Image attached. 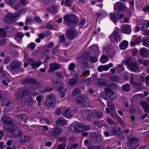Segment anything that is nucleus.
I'll return each instance as SVG.
<instances>
[{
	"instance_id": "f257e3e1",
	"label": "nucleus",
	"mask_w": 149,
	"mask_h": 149,
	"mask_svg": "<svg viewBox=\"0 0 149 149\" xmlns=\"http://www.w3.org/2000/svg\"><path fill=\"white\" fill-rule=\"evenodd\" d=\"M64 21L69 27H75L77 26L79 22L78 17L75 15L67 14L64 17Z\"/></svg>"
},
{
	"instance_id": "f03ea898",
	"label": "nucleus",
	"mask_w": 149,
	"mask_h": 149,
	"mask_svg": "<svg viewBox=\"0 0 149 149\" xmlns=\"http://www.w3.org/2000/svg\"><path fill=\"white\" fill-rule=\"evenodd\" d=\"M56 102L55 95L52 93H49L46 97L45 104L48 107L52 108L54 106Z\"/></svg>"
},
{
	"instance_id": "7ed1b4c3",
	"label": "nucleus",
	"mask_w": 149,
	"mask_h": 149,
	"mask_svg": "<svg viewBox=\"0 0 149 149\" xmlns=\"http://www.w3.org/2000/svg\"><path fill=\"white\" fill-rule=\"evenodd\" d=\"M62 132L61 129L60 127L57 126L47 132V134L49 136L57 137L60 136Z\"/></svg>"
},
{
	"instance_id": "20e7f679",
	"label": "nucleus",
	"mask_w": 149,
	"mask_h": 149,
	"mask_svg": "<svg viewBox=\"0 0 149 149\" xmlns=\"http://www.w3.org/2000/svg\"><path fill=\"white\" fill-rule=\"evenodd\" d=\"M124 14L120 13L114 12L109 14V16L110 19L114 23H116L117 21L122 19Z\"/></svg>"
},
{
	"instance_id": "39448f33",
	"label": "nucleus",
	"mask_w": 149,
	"mask_h": 149,
	"mask_svg": "<svg viewBox=\"0 0 149 149\" xmlns=\"http://www.w3.org/2000/svg\"><path fill=\"white\" fill-rule=\"evenodd\" d=\"M70 130L74 133H78L82 132V125L76 122L69 127Z\"/></svg>"
},
{
	"instance_id": "423d86ee",
	"label": "nucleus",
	"mask_w": 149,
	"mask_h": 149,
	"mask_svg": "<svg viewBox=\"0 0 149 149\" xmlns=\"http://www.w3.org/2000/svg\"><path fill=\"white\" fill-rule=\"evenodd\" d=\"M95 113L94 111H89V112L86 116V119L88 120L91 121L95 124H98L100 123V122L97 120H95L96 117L95 116Z\"/></svg>"
},
{
	"instance_id": "0eeeda50",
	"label": "nucleus",
	"mask_w": 149,
	"mask_h": 149,
	"mask_svg": "<svg viewBox=\"0 0 149 149\" xmlns=\"http://www.w3.org/2000/svg\"><path fill=\"white\" fill-rule=\"evenodd\" d=\"M67 38L70 40H72L76 38L77 36V31L74 29H68L66 31Z\"/></svg>"
},
{
	"instance_id": "6e6552de",
	"label": "nucleus",
	"mask_w": 149,
	"mask_h": 149,
	"mask_svg": "<svg viewBox=\"0 0 149 149\" xmlns=\"http://www.w3.org/2000/svg\"><path fill=\"white\" fill-rule=\"evenodd\" d=\"M21 64V63L19 61H13L10 63L9 66H7L6 68L9 70H15L20 68Z\"/></svg>"
},
{
	"instance_id": "1a4fd4ad",
	"label": "nucleus",
	"mask_w": 149,
	"mask_h": 149,
	"mask_svg": "<svg viewBox=\"0 0 149 149\" xmlns=\"http://www.w3.org/2000/svg\"><path fill=\"white\" fill-rule=\"evenodd\" d=\"M27 94L28 93L26 90L24 88H21L17 93V100L19 99L21 100L22 99H24Z\"/></svg>"
},
{
	"instance_id": "9d476101",
	"label": "nucleus",
	"mask_w": 149,
	"mask_h": 149,
	"mask_svg": "<svg viewBox=\"0 0 149 149\" xmlns=\"http://www.w3.org/2000/svg\"><path fill=\"white\" fill-rule=\"evenodd\" d=\"M109 38L112 41L114 40L118 42L121 40V37L116 30H115L109 36Z\"/></svg>"
},
{
	"instance_id": "9b49d317",
	"label": "nucleus",
	"mask_w": 149,
	"mask_h": 149,
	"mask_svg": "<svg viewBox=\"0 0 149 149\" xmlns=\"http://www.w3.org/2000/svg\"><path fill=\"white\" fill-rule=\"evenodd\" d=\"M128 69L133 72H139V68L136 62H134L127 65Z\"/></svg>"
},
{
	"instance_id": "f8f14e48",
	"label": "nucleus",
	"mask_w": 149,
	"mask_h": 149,
	"mask_svg": "<svg viewBox=\"0 0 149 149\" xmlns=\"http://www.w3.org/2000/svg\"><path fill=\"white\" fill-rule=\"evenodd\" d=\"M95 83L99 86L104 85L109 86H111L110 81L106 79H96L95 80Z\"/></svg>"
},
{
	"instance_id": "ddd939ff",
	"label": "nucleus",
	"mask_w": 149,
	"mask_h": 149,
	"mask_svg": "<svg viewBox=\"0 0 149 149\" xmlns=\"http://www.w3.org/2000/svg\"><path fill=\"white\" fill-rule=\"evenodd\" d=\"M17 17L15 13L8 14L5 17V21L8 23H12L15 21V18Z\"/></svg>"
},
{
	"instance_id": "4468645a",
	"label": "nucleus",
	"mask_w": 149,
	"mask_h": 149,
	"mask_svg": "<svg viewBox=\"0 0 149 149\" xmlns=\"http://www.w3.org/2000/svg\"><path fill=\"white\" fill-rule=\"evenodd\" d=\"M52 83L53 84V86L55 88V89H58L60 91L63 89L64 86L63 83L60 80H58L55 82L54 80H52Z\"/></svg>"
},
{
	"instance_id": "2eb2a0df",
	"label": "nucleus",
	"mask_w": 149,
	"mask_h": 149,
	"mask_svg": "<svg viewBox=\"0 0 149 149\" xmlns=\"http://www.w3.org/2000/svg\"><path fill=\"white\" fill-rule=\"evenodd\" d=\"M1 121L3 124L10 126H11L13 125V123L10 118L6 116H4L2 117Z\"/></svg>"
},
{
	"instance_id": "dca6fc26",
	"label": "nucleus",
	"mask_w": 149,
	"mask_h": 149,
	"mask_svg": "<svg viewBox=\"0 0 149 149\" xmlns=\"http://www.w3.org/2000/svg\"><path fill=\"white\" fill-rule=\"evenodd\" d=\"M139 54L142 58H148L149 57V50L146 48L143 47L139 51Z\"/></svg>"
},
{
	"instance_id": "f3484780",
	"label": "nucleus",
	"mask_w": 149,
	"mask_h": 149,
	"mask_svg": "<svg viewBox=\"0 0 149 149\" xmlns=\"http://www.w3.org/2000/svg\"><path fill=\"white\" fill-rule=\"evenodd\" d=\"M77 100L79 104H81L84 107H85L86 98L84 94H81L77 97Z\"/></svg>"
},
{
	"instance_id": "a211bd4d",
	"label": "nucleus",
	"mask_w": 149,
	"mask_h": 149,
	"mask_svg": "<svg viewBox=\"0 0 149 149\" xmlns=\"http://www.w3.org/2000/svg\"><path fill=\"white\" fill-rule=\"evenodd\" d=\"M28 62L31 66L32 68L35 69L39 66L42 64V62L40 61H38L36 63L35 61L31 58H29Z\"/></svg>"
},
{
	"instance_id": "6ab92c4d",
	"label": "nucleus",
	"mask_w": 149,
	"mask_h": 149,
	"mask_svg": "<svg viewBox=\"0 0 149 149\" xmlns=\"http://www.w3.org/2000/svg\"><path fill=\"white\" fill-rule=\"evenodd\" d=\"M61 67V65L59 63H51L49 66V69L48 71L52 72H54V71L57 70Z\"/></svg>"
},
{
	"instance_id": "aec40b11",
	"label": "nucleus",
	"mask_w": 149,
	"mask_h": 149,
	"mask_svg": "<svg viewBox=\"0 0 149 149\" xmlns=\"http://www.w3.org/2000/svg\"><path fill=\"white\" fill-rule=\"evenodd\" d=\"M22 83L24 84H33L34 85H38V82L36 80L31 78H26L23 80Z\"/></svg>"
},
{
	"instance_id": "412c9836",
	"label": "nucleus",
	"mask_w": 149,
	"mask_h": 149,
	"mask_svg": "<svg viewBox=\"0 0 149 149\" xmlns=\"http://www.w3.org/2000/svg\"><path fill=\"white\" fill-rule=\"evenodd\" d=\"M90 136L93 140L97 142L101 141L102 140V137L100 135L95 132L92 133Z\"/></svg>"
},
{
	"instance_id": "4be33fe9",
	"label": "nucleus",
	"mask_w": 149,
	"mask_h": 149,
	"mask_svg": "<svg viewBox=\"0 0 149 149\" xmlns=\"http://www.w3.org/2000/svg\"><path fill=\"white\" fill-rule=\"evenodd\" d=\"M136 77V75H134L133 76H131L130 78V83L132 85L136 86V88L139 90H141L142 86L141 84L139 85L137 83L134 81V78Z\"/></svg>"
},
{
	"instance_id": "5701e85b",
	"label": "nucleus",
	"mask_w": 149,
	"mask_h": 149,
	"mask_svg": "<svg viewBox=\"0 0 149 149\" xmlns=\"http://www.w3.org/2000/svg\"><path fill=\"white\" fill-rule=\"evenodd\" d=\"M72 110L69 109L64 110L63 111L62 113L63 115L67 118H70L72 117Z\"/></svg>"
},
{
	"instance_id": "b1692460",
	"label": "nucleus",
	"mask_w": 149,
	"mask_h": 149,
	"mask_svg": "<svg viewBox=\"0 0 149 149\" xmlns=\"http://www.w3.org/2000/svg\"><path fill=\"white\" fill-rule=\"evenodd\" d=\"M8 4L13 7L15 9H17L19 7L17 1L15 0H6Z\"/></svg>"
},
{
	"instance_id": "393cba45",
	"label": "nucleus",
	"mask_w": 149,
	"mask_h": 149,
	"mask_svg": "<svg viewBox=\"0 0 149 149\" xmlns=\"http://www.w3.org/2000/svg\"><path fill=\"white\" fill-rule=\"evenodd\" d=\"M121 30L123 33L127 34H129L131 31L130 26L127 25L123 26L121 27Z\"/></svg>"
},
{
	"instance_id": "a878e982",
	"label": "nucleus",
	"mask_w": 149,
	"mask_h": 149,
	"mask_svg": "<svg viewBox=\"0 0 149 149\" xmlns=\"http://www.w3.org/2000/svg\"><path fill=\"white\" fill-rule=\"evenodd\" d=\"M117 6L118 9L121 11H123L126 10L127 9L126 6L125 5L121 2L116 3L114 6Z\"/></svg>"
},
{
	"instance_id": "bb28decb",
	"label": "nucleus",
	"mask_w": 149,
	"mask_h": 149,
	"mask_svg": "<svg viewBox=\"0 0 149 149\" xmlns=\"http://www.w3.org/2000/svg\"><path fill=\"white\" fill-rule=\"evenodd\" d=\"M66 121L62 117H60L56 121V124L59 125L63 126L66 124Z\"/></svg>"
},
{
	"instance_id": "cd10ccee",
	"label": "nucleus",
	"mask_w": 149,
	"mask_h": 149,
	"mask_svg": "<svg viewBox=\"0 0 149 149\" xmlns=\"http://www.w3.org/2000/svg\"><path fill=\"white\" fill-rule=\"evenodd\" d=\"M130 141L131 144L132 145L131 147H132L133 148H135V149L138 146V144L136 143V142L139 141V139L137 138L132 137L130 139Z\"/></svg>"
},
{
	"instance_id": "c85d7f7f",
	"label": "nucleus",
	"mask_w": 149,
	"mask_h": 149,
	"mask_svg": "<svg viewBox=\"0 0 149 149\" xmlns=\"http://www.w3.org/2000/svg\"><path fill=\"white\" fill-rule=\"evenodd\" d=\"M140 104L144 111L146 112H148L149 110V104L148 103L145 101H142L140 102Z\"/></svg>"
},
{
	"instance_id": "c756f323",
	"label": "nucleus",
	"mask_w": 149,
	"mask_h": 149,
	"mask_svg": "<svg viewBox=\"0 0 149 149\" xmlns=\"http://www.w3.org/2000/svg\"><path fill=\"white\" fill-rule=\"evenodd\" d=\"M106 97L108 100H113L116 97V95L114 92H109L107 93Z\"/></svg>"
},
{
	"instance_id": "7c9ffc66",
	"label": "nucleus",
	"mask_w": 149,
	"mask_h": 149,
	"mask_svg": "<svg viewBox=\"0 0 149 149\" xmlns=\"http://www.w3.org/2000/svg\"><path fill=\"white\" fill-rule=\"evenodd\" d=\"M128 45V42L126 40L122 41L120 44L119 47L121 49H124L127 48Z\"/></svg>"
},
{
	"instance_id": "2f4dec72",
	"label": "nucleus",
	"mask_w": 149,
	"mask_h": 149,
	"mask_svg": "<svg viewBox=\"0 0 149 149\" xmlns=\"http://www.w3.org/2000/svg\"><path fill=\"white\" fill-rule=\"evenodd\" d=\"M142 43L145 46L149 47V38L146 37H143L142 38Z\"/></svg>"
},
{
	"instance_id": "473e14b6",
	"label": "nucleus",
	"mask_w": 149,
	"mask_h": 149,
	"mask_svg": "<svg viewBox=\"0 0 149 149\" xmlns=\"http://www.w3.org/2000/svg\"><path fill=\"white\" fill-rule=\"evenodd\" d=\"M122 88L123 91L128 92L130 89V84L128 83L122 86Z\"/></svg>"
},
{
	"instance_id": "72a5a7b5",
	"label": "nucleus",
	"mask_w": 149,
	"mask_h": 149,
	"mask_svg": "<svg viewBox=\"0 0 149 149\" xmlns=\"http://www.w3.org/2000/svg\"><path fill=\"white\" fill-rule=\"evenodd\" d=\"M24 36V35L22 33L19 32L16 34L15 39L17 41L21 42Z\"/></svg>"
},
{
	"instance_id": "f704fd0d",
	"label": "nucleus",
	"mask_w": 149,
	"mask_h": 149,
	"mask_svg": "<svg viewBox=\"0 0 149 149\" xmlns=\"http://www.w3.org/2000/svg\"><path fill=\"white\" fill-rule=\"evenodd\" d=\"M109 57L107 56L104 55L102 56L101 59V62L104 63L107 62L109 60Z\"/></svg>"
},
{
	"instance_id": "c9c22d12",
	"label": "nucleus",
	"mask_w": 149,
	"mask_h": 149,
	"mask_svg": "<svg viewBox=\"0 0 149 149\" xmlns=\"http://www.w3.org/2000/svg\"><path fill=\"white\" fill-rule=\"evenodd\" d=\"M80 90L79 88H75L73 90L72 95L73 96H75L81 93Z\"/></svg>"
},
{
	"instance_id": "e433bc0d",
	"label": "nucleus",
	"mask_w": 149,
	"mask_h": 149,
	"mask_svg": "<svg viewBox=\"0 0 149 149\" xmlns=\"http://www.w3.org/2000/svg\"><path fill=\"white\" fill-rule=\"evenodd\" d=\"M77 84V80L75 79H71L69 80V84L72 86H75Z\"/></svg>"
},
{
	"instance_id": "4c0bfd02",
	"label": "nucleus",
	"mask_w": 149,
	"mask_h": 149,
	"mask_svg": "<svg viewBox=\"0 0 149 149\" xmlns=\"http://www.w3.org/2000/svg\"><path fill=\"white\" fill-rule=\"evenodd\" d=\"M88 148L89 149H104L102 145L89 146Z\"/></svg>"
},
{
	"instance_id": "58836bf2",
	"label": "nucleus",
	"mask_w": 149,
	"mask_h": 149,
	"mask_svg": "<svg viewBox=\"0 0 149 149\" xmlns=\"http://www.w3.org/2000/svg\"><path fill=\"white\" fill-rule=\"evenodd\" d=\"M95 113V116L99 119H101L103 116V113L101 112H94Z\"/></svg>"
},
{
	"instance_id": "ea45409f",
	"label": "nucleus",
	"mask_w": 149,
	"mask_h": 149,
	"mask_svg": "<svg viewBox=\"0 0 149 149\" xmlns=\"http://www.w3.org/2000/svg\"><path fill=\"white\" fill-rule=\"evenodd\" d=\"M89 56V54L86 52H84L82 55V58L84 61L88 59Z\"/></svg>"
},
{
	"instance_id": "a19ab883",
	"label": "nucleus",
	"mask_w": 149,
	"mask_h": 149,
	"mask_svg": "<svg viewBox=\"0 0 149 149\" xmlns=\"http://www.w3.org/2000/svg\"><path fill=\"white\" fill-rule=\"evenodd\" d=\"M0 36L2 38H5L6 36L5 31L3 28H0Z\"/></svg>"
},
{
	"instance_id": "79ce46f5",
	"label": "nucleus",
	"mask_w": 149,
	"mask_h": 149,
	"mask_svg": "<svg viewBox=\"0 0 149 149\" xmlns=\"http://www.w3.org/2000/svg\"><path fill=\"white\" fill-rule=\"evenodd\" d=\"M18 119L22 121L26 118V116L25 114H21L17 116Z\"/></svg>"
},
{
	"instance_id": "37998d69",
	"label": "nucleus",
	"mask_w": 149,
	"mask_h": 149,
	"mask_svg": "<svg viewBox=\"0 0 149 149\" xmlns=\"http://www.w3.org/2000/svg\"><path fill=\"white\" fill-rule=\"evenodd\" d=\"M36 46V44L34 42H31L27 46V47L30 48L31 50L34 49Z\"/></svg>"
},
{
	"instance_id": "c03bdc74",
	"label": "nucleus",
	"mask_w": 149,
	"mask_h": 149,
	"mask_svg": "<svg viewBox=\"0 0 149 149\" xmlns=\"http://www.w3.org/2000/svg\"><path fill=\"white\" fill-rule=\"evenodd\" d=\"M59 45H58L53 49L52 50V53L53 54H55L58 52L59 51Z\"/></svg>"
},
{
	"instance_id": "a18cd8bd",
	"label": "nucleus",
	"mask_w": 149,
	"mask_h": 149,
	"mask_svg": "<svg viewBox=\"0 0 149 149\" xmlns=\"http://www.w3.org/2000/svg\"><path fill=\"white\" fill-rule=\"evenodd\" d=\"M106 120L108 123L111 125H114L115 124V122L109 118H107Z\"/></svg>"
},
{
	"instance_id": "49530a36",
	"label": "nucleus",
	"mask_w": 149,
	"mask_h": 149,
	"mask_svg": "<svg viewBox=\"0 0 149 149\" xmlns=\"http://www.w3.org/2000/svg\"><path fill=\"white\" fill-rule=\"evenodd\" d=\"M75 67V65L74 63H71L69 66L68 68L70 71H74Z\"/></svg>"
},
{
	"instance_id": "de8ad7c7",
	"label": "nucleus",
	"mask_w": 149,
	"mask_h": 149,
	"mask_svg": "<svg viewBox=\"0 0 149 149\" xmlns=\"http://www.w3.org/2000/svg\"><path fill=\"white\" fill-rule=\"evenodd\" d=\"M116 70L118 72H120L124 70L123 67L120 65H118L116 67Z\"/></svg>"
},
{
	"instance_id": "09e8293b",
	"label": "nucleus",
	"mask_w": 149,
	"mask_h": 149,
	"mask_svg": "<svg viewBox=\"0 0 149 149\" xmlns=\"http://www.w3.org/2000/svg\"><path fill=\"white\" fill-rule=\"evenodd\" d=\"M59 38V41L63 43L65 41V39L64 35L60 36Z\"/></svg>"
},
{
	"instance_id": "8fccbe9b",
	"label": "nucleus",
	"mask_w": 149,
	"mask_h": 149,
	"mask_svg": "<svg viewBox=\"0 0 149 149\" xmlns=\"http://www.w3.org/2000/svg\"><path fill=\"white\" fill-rule=\"evenodd\" d=\"M61 93V97H64L65 96V94L67 90L65 89H63L61 90H60Z\"/></svg>"
},
{
	"instance_id": "3c124183",
	"label": "nucleus",
	"mask_w": 149,
	"mask_h": 149,
	"mask_svg": "<svg viewBox=\"0 0 149 149\" xmlns=\"http://www.w3.org/2000/svg\"><path fill=\"white\" fill-rule=\"evenodd\" d=\"M132 58L131 57H129L127 59H125V61H124L125 63L128 65H129V64H131L132 63L131 62L132 61Z\"/></svg>"
},
{
	"instance_id": "603ef678",
	"label": "nucleus",
	"mask_w": 149,
	"mask_h": 149,
	"mask_svg": "<svg viewBox=\"0 0 149 149\" xmlns=\"http://www.w3.org/2000/svg\"><path fill=\"white\" fill-rule=\"evenodd\" d=\"M108 106L111 110H113L114 108L113 104L111 102H107Z\"/></svg>"
},
{
	"instance_id": "864d4df0",
	"label": "nucleus",
	"mask_w": 149,
	"mask_h": 149,
	"mask_svg": "<svg viewBox=\"0 0 149 149\" xmlns=\"http://www.w3.org/2000/svg\"><path fill=\"white\" fill-rule=\"evenodd\" d=\"M90 61L92 62H95L97 61V59L95 56H91L89 59Z\"/></svg>"
},
{
	"instance_id": "5fc2aeb1",
	"label": "nucleus",
	"mask_w": 149,
	"mask_h": 149,
	"mask_svg": "<svg viewBox=\"0 0 149 149\" xmlns=\"http://www.w3.org/2000/svg\"><path fill=\"white\" fill-rule=\"evenodd\" d=\"M33 19L31 18H28L25 23L27 25L30 24L33 22Z\"/></svg>"
},
{
	"instance_id": "6e6d98bb",
	"label": "nucleus",
	"mask_w": 149,
	"mask_h": 149,
	"mask_svg": "<svg viewBox=\"0 0 149 149\" xmlns=\"http://www.w3.org/2000/svg\"><path fill=\"white\" fill-rule=\"evenodd\" d=\"M10 57L6 56L4 59L3 63L4 64H8L10 61Z\"/></svg>"
},
{
	"instance_id": "4d7b16f0",
	"label": "nucleus",
	"mask_w": 149,
	"mask_h": 149,
	"mask_svg": "<svg viewBox=\"0 0 149 149\" xmlns=\"http://www.w3.org/2000/svg\"><path fill=\"white\" fill-rule=\"evenodd\" d=\"M58 140L59 141L63 142V143H65V144H66V142H67L66 139L64 137L58 138Z\"/></svg>"
},
{
	"instance_id": "13d9d810",
	"label": "nucleus",
	"mask_w": 149,
	"mask_h": 149,
	"mask_svg": "<svg viewBox=\"0 0 149 149\" xmlns=\"http://www.w3.org/2000/svg\"><path fill=\"white\" fill-rule=\"evenodd\" d=\"M66 144L65 143H63L59 145L57 148V149H64L66 147Z\"/></svg>"
},
{
	"instance_id": "bf43d9fd",
	"label": "nucleus",
	"mask_w": 149,
	"mask_h": 149,
	"mask_svg": "<svg viewBox=\"0 0 149 149\" xmlns=\"http://www.w3.org/2000/svg\"><path fill=\"white\" fill-rule=\"evenodd\" d=\"M66 144L65 143H63L59 145L57 148V149H64L66 147Z\"/></svg>"
},
{
	"instance_id": "052dcab7",
	"label": "nucleus",
	"mask_w": 149,
	"mask_h": 149,
	"mask_svg": "<svg viewBox=\"0 0 149 149\" xmlns=\"http://www.w3.org/2000/svg\"><path fill=\"white\" fill-rule=\"evenodd\" d=\"M110 79L114 82L117 81L119 80L118 77L116 76H113L111 77Z\"/></svg>"
},
{
	"instance_id": "680f3d73",
	"label": "nucleus",
	"mask_w": 149,
	"mask_h": 149,
	"mask_svg": "<svg viewBox=\"0 0 149 149\" xmlns=\"http://www.w3.org/2000/svg\"><path fill=\"white\" fill-rule=\"evenodd\" d=\"M46 28L52 30L54 29V27L49 23H47L46 24Z\"/></svg>"
},
{
	"instance_id": "e2e57ef3",
	"label": "nucleus",
	"mask_w": 149,
	"mask_h": 149,
	"mask_svg": "<svg viewBox=\"0 0 149 149\" xmlns=\"http://www.w3.org/2000/svg\"><path fill=\"white\" fill-rule=\"evenodd\" d=\"M85 23V20L83 18L81 20L79 24V26L81 27L83 26Z\"/></svg>"
},
{
	"instance_id": "0e129e2a",
	"label": "nucleus",
	"mask_w": 149,
	"mask_h": 149,
	"mask_svg": "<svg viewBox=\"0 0 149 149\" xmlns=\"http://www.w3.org/2000/svg\"><path fill=\"white\" fill-rule=\"evenodd\" d=\"M0 77L2 79H5L6 78L5 73L3 72L0 73Z\"/></svg>"
},
{
	"instance_id": "69168bd1",
	"label": "nucleus",
	"mask_w": 149,
	"mask_h": 149,
	"mask_svg": "<svg viewBox=\"0 0 149 149\" xmlns=\"http://www.w3.org/2000/svg\"><path fill=\"white\" fill-rule=\"evenodd\" d=\"M88 64L86 62H84L81 65V66L83 69H86L88 67Z\"/></svg>"
},
{
	"instance_id": "338daca9",
	"label": "nucleus",
	"mask_w": 149,
	"mask_h": 149,
	"mask_svg": "<svg viewBox=\"0 0 149 149\" xmlns=\"http://www.w3.org/2000/svg\"><path fill=\"white\" fill-rule=\"evenodd\" d=\"M78 146V145L77 143L74 144L71 146L69 149H76Z\"/></svg>"
},
{
	"instance_id": "774afa93",
	"label": "nucleus",
	"mask_w": 149,
	"mask_h": 149,
	"mask_svg": "<svg viewBox=\"0 0 149 149\" xmlns=\"http://www.w3.org/2000/svg\"><path fill=\"white\" fill-rule=\"evenodd\" d=\"M145 82L147 86H149V75L147 76L145 78Z\"/></svg>"
}]
</instances>
